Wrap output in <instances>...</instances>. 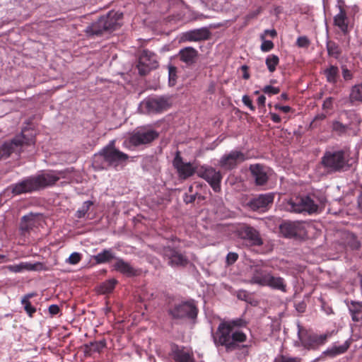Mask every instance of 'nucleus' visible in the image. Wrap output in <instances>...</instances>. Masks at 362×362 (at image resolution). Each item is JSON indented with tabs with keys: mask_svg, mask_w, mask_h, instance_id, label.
<instances>
[{
	"mask_svg": "<svg viewBox=\"0 0 362 362\" xmlns=\"http://www.w3.org/2000/svg\"><path fill=\"white\" fill-rule=\"evenodd\" d=\"M349 310L353 321H362V303L352 301L349 305Z\"/></svg>",
	"mask_w": 362,
	"mask_h": 362,
	"instance_id": "nucleus-30",
	"label": "nucleus"
},
{
	"mask_svg": "<svg viewBox=\"0 0 362 362\" xmlns=\"http://www.w3.org/2000/svg\"><path fill=\"white\" fill-rule=\"evenodd\" d=\"M223 322L224 324H228V325L229 326V328H230L233 330H234V327H245L247 325L246 321L242 318H236V319L228 320V321H224Z\"/></svg>",
	"mask_w": 362,
	"mask_h": 362,
	"instance_id": "nucleus-42",
	"label": "nucleus"
},
{
	"mask_svg": "<svg viewBox=\"0 0 362 362\" xmlns=\"http://www.w3.org/2000/svg\"><path fill=\"white\" fill-rule=\"evenodd\" d=\"M238 255L235 252H229L226 256V262L228 264H232L237 261Z\"/></svg>",
	"mask_w": 362,
	"mask_h": 362,
	"instance_id": "nucleus-51",
	"label": "nucleus"
},
{
	"mask_svg": "<svg viewBox=\"0 0 362 362\" xmlns=\"http://www.w3.org/2000/svg\"><path fill=\"white\" fill-rule=\"evenodd\" d=\"M238 236L243 243L248 247L261 246L263 240L259 231L250 226L245 225L238 230Z\"/></svg>",
	"mask_w": 362,
	"mask_h": 362,
	"instance_id": "nucleus-13",
	"label": "nucleus"
},
{
	"mask_svg": "<svg viewBox=\"0 0 362 362\" xmlns=\"http://www.w3.org/2000/svg\"><path fill=\"white\" fill-rule=\"evenodd\" d=\"M114 140L110 141L98 153L94 154L92 165L95 170H117L127 164L129 156L116 148Z\"/></svg>",
	"mask_w": 362,
	"mask_h": 362,
	"instance_id": "nucleus-2",
	"label": "nucleus"
},
{
	"mask_svg": "<svg viewBox=\"0 0 362 362\" xmlns=\"http://www.w3.org/2000/svg\"><path fill=\"white\" fill-rule=\"evenodd\" d=\"M35 143V136L33 132L24 129L10 140L0 144V160L15 154L19 156L26 148L33 146Z\"/></svg>",
	"mask_w": 362,
	"mask_h": 362,
	"instance_id": "nucleus-4",
	"label": "nucleus"
},
{
	"mask_svg": "<svg viewBox=\"0 0 362 362\" xmlns=\"http://www.w3.org/2000/svg\"><path fill=\"white\" fill-rule=\"evenodd\" d=\"M319 206L314 196H299L291 199L285 205L286 211L296 214H313L318 210Z\"/></svg>",
	"mask_w": 362,
	"mask_h": 362,
	"instance_id": "nucleus-8",
	"label": "nucleus"
},
{
	"mask_svg": "<svg viewBox=\"0 0 362 362\" xmlns=\"http://www.w3.org/2000/svg\"><path fill=\"white\" fill-rule=\"evenodd\" d=\"M279 62V58L275 54H269L265 60V64L269 72L273 73L276 70V67Z\"/></svg>",
	"mask_w": 362,
	"mask_h": 362,
	"instance_id": "nucleus-37",
	"label": "nucleus"
},
{
	"mask_svg": "<svg viewBox=\"0 0 362 362\" xmlns=\"http://www.w3.org/2000/svg\"><path fill=\"white\" fill-rule=\"evenodd\" d=\"M170 106V98L166 95L148 97L140 103L141 110L146 114L161 113Z\"/></svg>",
	"mask_w": 362,
	"mask_h": 362,
	"instance_id": "nucleus-10",
	"label": "nucleus"
},
{
	"mask_svg": "<svg viewBox=\"0 0 362 362\" xmlns=\"http://www.w3.org/2000/svg\"><path fill=\"white\" fill-rule=\"evenodd\" d=\"M274 108L276 110H281L282 112H284L285 113L289 112L291 110V107L290 106H288V105L282 106L279 104H276L274 105Z\"/></svg>",
	"mask_w": 362,
	"mask_h": 362,
	"instance_id": "nucleus-56",
	"label": "nucleus"
},
{
	"mask_svg": "<svg viewBox=\"0 0 362 362\" xmlns=\"http://www.w3.org/2000/svg\"><path fill=\"white\" fill-rule=\"evenodd\" d=\"M321 164L327 173L341 172L348 168V160L343 150L329 149L321 158Z\"/></svg>",
	"mask_w": 362,
	"mask_h": 362,
	"instance_id": "nucleus-7",
	"label": "nucleus"
},
{
	"mask_svg": "<svg viewBox=\"0 0 362 362\" xmlns=\"http://www.w3.org/2000/svg\"><path fill=\"white\" fill-rule=\"evenodd\" d=\"M158 63L155 53L144 49L139 56L137 68L141 75L147 74L151 70L157 68Z\"/></svg>",
	"mask_w": 362,
	"mask_h": 362,
	"instance_id": "nucleus-15",
	"label": "nucleus"
},
{
	"mask_svg": "<svg viewBox=\"0 0 362 362\" xmlns=\"http://www.w3.org/2000/svg\"><path fill=\"white\" fill-rule=\"evenodd\" d=\"M326 47L329 56L335 59H338L339 57L341 52L340 47L336 42L327 40Z\"/></svg>",
	"mask_w": 362,
	"mask_h": 362,
	"instance_id": "nucleus-35",
	"label": "nucleus"
},
{
	"mask_svg": "<svg viewBox=\"0 0 362 362\" xmlns=\"http://www.w3.org/2000/svg\"><path fill=\"white\" fill-rule=\"evenodd\" d=\"M345 238L346 245L351 250H358L361 247L359 240L354 233H347Z\"/></svg>",
	"mask_w": 362,
	"mask_h": 362,
	"instance_id": "nucleus-36",
	"label": "nucleus"
},
{
	"mask_svg": "<svg viewBox=\"0 0 362 362\" xmlns=\"http://www.w3.org/2000/svg\"><path fill=\"white\" fill-rule=\"evenodd\" d=\"M249 170L256 185L262 186L268 182L269 168L267 166L261 164H252L250 165Z\"/></svg>",
	"mask_w": 362,
	"mask_h": 362,
	"instance_id": "nucleus-18",
	"label": "nucleus"
},
{
	"mask_svg": "<svg viewBox=\"0 0 362 362\" xmlns=\"http://www.w3.org/2000/svg\"><path fill=\"white\" fill-rule=\"evenodd\" d=\"M173 164L177 170L178 176L182 180H185L195 173V169L190 163H184L180 153L177 152L175 156Z\"/></svg>",
	"mask_w": 362,
	"mask_h": 362,
	"instance_id": "nucleus-17",
	"label": "nucleus"
},
{
	"mask_svg": "<svg viewBox=\"0 0 362 362\" xmlns=\"http://www.w3.org/2000/svg\"><path fill=\"white\" fill-rule=\"evenodd\" d=\"M296 310L300 313H303L305 311L306 309V304L304 301H300L298 303L295 304Z\"/></svg>",
	"mask_w": 362,
	"mask_h": 362,
	"instance_id": "nucleus-54",
	"label": "nucleus"
},
{
	"mask_svg": "<svg viewBox=\"0 0 362 362\" xmlns=\"http://www.w3.org/2000/svg\"><path fill=\"white\" fill-rule=\"evenodd\" d=\"M337 7L339 13L334 17V25L338 27L344 34H346L349 32V18L344 6V3L339 2Z\"/></svg>",
	"mask_w": 362,
	"mask_h": 362,
	"instance_id": "nucleus-22",
	"label": "nucleus"
},
{
	"mask_svg": "<svg viewBox=\"0 0 362 362\" xmlns=\"http://www.w3.org/2000/svg\"><path fill=\"white\" fill-rule=\"evenodd\" d=\"M333 98L329 97L325 100L322 104V107L325 110H331L332 108Z\"/></svg>",
	"mask_w": 362,
	"mask_h": 362,
	"instance_id": "nucleus-53",
	"label": "nucleus"
},
{
	"mask_svg": "<svg viewBox=\"0 0 362 362\" xmlns=\"http://www.w3.org/2000/svg\"><path fill=\"white\" fill-rule=\"evenodd\" d=\"M269 115H270V117H271V119L274 122H275V123L281 122V117L279 115H277L276 113H274V112H270Z\"/></svg>",
	"mask_w": 362,
	"mask_h": 362,
	"instance_id": "nucleus-58",
	"label": "nucleus"
},
{
	"mask_svg": "<svg viewBox=\"0 0 362 362\" xmlns=\"http://www.w3.org/2000/svg\"><path fill=\"white\" fill-rule=\"evenodd\" d=\"M158 136V133L150 127H138L124 141L123 146L131 149L132 147L150 144Z\"/></svg>",
	"mask_w": 362,
	"mask_h": 362,
	"instance_id": "nucleus-9",
	"label": "nucleus"
},
{
	"mask_svg": "<svg viewBox=\"0 0 362 362\" xmlns=\"http://www.w3.org/2000/svg\"><path fill=\"white\" fill-rule=\"evenodd\" d=\"M342 76L344 80L346 81H349L352 78L351 72L347 68L345 67L342 68Z\"/></svg>",
	"mask_w": 362,
	"mask_h": 362,
	"instance_id": "nucleus-55",
	"label": "nucleus"
},
{
	"mask_svg": "<svg viewBox=\"0 0 362 362\" xmlns=\"http://www.w3.org/2000/svg\"><path fill=\"white\" fill-rule=\"evenodd\" d=\"M122 13L115 11H109L107 15L101 16L96 22L86 28L88 35H101L104 33L112 32L121 26L120 21Z\"/></svg>",
	"mask_w": 362,
	"mask_h": 362,
	"instance_id": "nucleus-5",
	"label": "nucleus"
},
{
	"mask_svg": "<svg viewBox=\"0 0 362 362\" xmlns=\"http://www.w3.org/2000/svg\"><path fill=\"white\" fill-rule=\"evenodd\" d=\"M81 259V255L78 252H73L70 255L69 258L66 260V263H69V264H78Z\"/></svg>",
	"mask_w": 362,
	"mask_h": 362,
	"instance_id": "nucleus-44",
	"label": "nucleus"
},
{
	"mask_svg": "<svg viewBox=\"0 0 362 362\" xmlns=\"http://www.w3.org/2000/svg\"><path fill=\"white\" fill-rule=\"evenodd\" d=\"M210 35L209 30L206 27H203L184 33L182 39L189 42H199L208 40Z\"/></svg>",
	"mask_w": 362,
	"mask_h": 362,
	"instance_id": "nucleus-21",
	"label": "nucleus"
},
{
	"mask_svg": "<svg viewBox=\"0 0 362 362\" xmlns=\"http://www.w3.org/2000/svg\"><path fill=\"white\" fill-rule=\"evenodd\" d=\"M33 216L32 215H25L23 216L21 223V229L22 231H28L33 226Z\"/></svg>",
	"mask_w": 362,
	"mask_h": 362,
	"instance_id": "nucleus-40",
	"label": "nucleus"
},
{
	"mask_svg": "<svg viewBox=\"0 0 362 362\" xmlns=\"http://www.w3.org/2000/svg\"><path fill=\"white\" fill-rule=\"evenodd\" d=\"M6 257L4 255L0 254V264L5 262Z\"/></svg>",
	"mask_w": 362,
	"mask_h": 362,
	"instance_id": "nucleus-64",
	"label": "nucleus"
},
{
	"mask_svg": "<svg viewBox=\"0 0 362 362\" xmlns=\"http://www.w3.org/2000/svg\"><path fill=\"white\" fill-rule=\"evenodd\" d=\"M172 358L175 362H195L193 353L185 348L173 349Z\"/></svg>",
	"mask_w": 362,
	"mask_h": 362,
	"instance_id": "nucleus-24",
	"label": "nucleus"
},
{
	"mask_svg": "<svg viewBox=\"0 0 362 362\" xmlns=\"http://www.w3.org/2000/svg\"><path fill=\"white\" fill-rule=\"evenodd\" d=\"M274 362H300V359L298 358L287 357L281 355L275 358Z\"/></svg>",
	"mask_w": 362,
	"mask_h": 362,
	"instance_id": "nucleus-48",
	"label": "nucleus"
},
{
	"mask_svg": "<svg viewBox=\"0 0 362 362\" xmlns=\"http://www.w3.org/2000/svg\"><path fill=\"white\" fill-rule=\"evenodd\" d=\"M49 312L52 315H57L59 312V308L57 305L53 304L49 307Z\"/></svg>",
	"mask_w": 362,
	"mask_h": 362,
	"instance_id": "nucleus-57",
	"label": "nucleus"
},
{
	"mask_svg": "<svg viewBox=\"0 0 362 362\" xmlns=\"http://www.w3.org/2000/svg\"><path fill=\"white\" fill-rule=\"evenodd\" d=\"M197 193L193 194H185L184 196V202L186 204H191L194 202L197 199Z\"/></svg>",
	"mask_w": 362,
	"mask_h": 362,
	"instance_id": "nucleus-52",
	"label": "nucleus"
},
{
	"mask_svg": "<svg viewBox=\"0 0 362 362\" xmlns=\"http://www.w3.org/2000/svg\"><path fill=\"white\" fill-rule=\"evenodd\" d=\"M262 42L260 48L262 52H267L274 48V43L271 40H266L264 39V37H262Z\"/></svg>",
	"mask_w": 362,
	"mask_h": 362,
	"instance_id": "nucleus-45",
	"label": "nucleus"
},
{
	"mask_svg": "<svg viewBox=\"0 0 362 362\" xmlns=\"http://www.w3.org/2000/svg\"><path fill=\"white\" fill-rule=\"evenodd\" d=\"M24 305V309L30 317H32L33 315L36 312V308L33 307L30 301H27L25 303H21Z\"/></svg>",
	"mask_w": 362,
	"mask_h": 362,
	"instance_id": "nucleus-49",
	"label": "nucleus"
},
{
	"mask_svg": "<svg viewBox=\"0 0 362 362\" xmlns=\"http://www.w3.org/2000/svg\"><path fill=\"white\" fill-rule=\"evenodd\" d=\"M324 74L327 78V82L332 84H335L337 82L339 76V68L334 65H330L324 70Z\"/></svg>",
	"mask_w": 362,
	"mask_h": 362,
	"instance_id": "nucleus-32",
	"label": "nucleus"
},
{
	"mask_svg": "<svg viewBox=\"0 0 362 362\" xmlns=\"http://www.w3.org/2000/svg\"><path fill=\"white\" fill-rule=\"evenodd\" d=\"M349 100L351 103L362 102V83L352 87Z\"/></svg>",
	"mask_w": 362,
	"mask_h": 362,
	"instance_id": "nucleus-34",
	"label": "nucleus"
},
{
	"mask_svg": "<svg viewBox=\"0 0 362 362\" xmlns=\"http://www.w3.org/2000/svg\"><path fill=\"white\" fill-rule=\"evenodd\" d=\"M241 69L243 71V78L246 80L250 78V74L247 71L248 66L246 65H243L241 66Z\"/></svg>",
	"mask_w": 362,
	"mask_h": 362,
	"instance_id": "nucleus-60",
	"label": "nucleus"
},
{
	"mask_svg": "<svg viewBox=\"0 0 362 362\" xmlns=\"http://www.w3.org/2000/svg\"><path fill=\"white\" fill-rule=\"evenodd\" d=\"M310 42L309 39L305 36H300V37H298V39L296 40V45L299 47L306 48L310 45Z\"/></svg>",
	"mask_w": 362,
	"mask_h": 362,
	"instance_id": "nucleus-47",
	"label": "nucleus"
},
{
	"mask_svg": "<svg viewBox=\"0 0 362 362\" xmlns=\"http://www.w3.org/2000/svg\"><path fill=\"white\" fill-rule=\"evenodd\" d=\"M197 54V51L192 47H185L179 52L180 60L187 64L194 63Z\"/></svg>",
	"mask_w": 362,
	"mask_h": 362,
	"instance_id": "nucleus-28",
	"label": "nucleus"
},
{
	"mask_svg": "<svg viewBox=\"0 0 362 362\" xmlns=\"http://www.w3.org/2000/svg\"><path fill=\"white\" fill-rule=\"evenodd\" d=\"M117 281L115 279H110L103 282L100 286V291L102 293H110L115 288Z\"/></svg>",
	"mask_w": 362,
	"mask_h": 362,
	"instance_id": "nucleus-39",
	"label": "nucleus"
},
{
	"mask_svg": "<svg viewBox=\"0 0 362 362\" xmlns=\"http://www.w3.org/2000/svg\"><path fill=\"white\" fill-rule=\"evenodd\" d=\"M264 33L267 34V35H269V36H271L272 37H274L276 36L277 33H276V31L274 30V29H272V30H266L264 31Z\"/></svg>",
	"mask_w": 362,
	"mask_h": 362,
	"instance_id": "nucleus-62",
	"label": "nucleus"
},
{
	"mask_svg": "<svg viewBox=\"0 0 362 362\" xmlns=\"http://www.w3.org/2000/svg\"><path fill=\"white\" fill-rule=\"evenodd\" d=\"M212 338L216 347L223 346L227 352H230L239 347L238 343L245 341L247 336L242 331L229 328L228 324L222 322L212 333Z\"/></svg>",
	"mask_w": 362,
	"mask_h": 362,
	"instance_id": "nucleus-3",
	"label": "nucleus"
},
{
	"mask_svg": "<svg viewBox=\"0 0 362 362\" xmlns=\"http://www.w3.org/2000/svg\"><path fill=\"white\" fill-rule=\"evenodd\" d=\"M265 102H266V98L263 95H260L257 100V105L259 107H264Z\"/></svg>",
	"mask_w": 362,
	"mask_h": 362,
	"instance_id": "nucleus-59",
	"label": "nucleus"
},
{
	"mask_svg": "<svg viewBox=\"0 0 362 362\" xmlns=\"http://www.w3.org/2000/svg\"><path fill=\"white\" fill-rule=\"evenodd\" d=\"M358 208L360 211L362 212V195L358 197Z\"/></svg>",
	"mask_w": 362,
	"mask_h": 362,
	"instance_id": "nucleus-63",
	"label": "nucleus"
},
{
	"mask_svg": "<svg viewBox=\"0 0 362 362\" xmlns=\"http://www.w3.org/2000/svg\"><path fill=\"white\" fill-rule=\"evenodd\" d=\"M275 194L267 192L252 197L247 203V206L253 211L264 213L273 205Z\"/></svg>",
	"mask_w": 362,
	"mask_h": 362,
	"instance_id": "nucleus-11",
	"label": "nucleus"
},
{
	"mask_svg": "<svg viewBox=\"0 0 362 362\" xmlns=\"http://www.w3.org/2000/svg\"><path fill=\"white\" fill-rule=\"evenodd\" d=\"M198 308L192 299L170 304L168 313L175 320H189L195 323L198 315Z\"/></svg>",
	"mask_w": 362,
	"mask_h": 362,
	"instance_id": "nucleus-6",
	"label": "nucleus"
},
{
	"mask_svg": "<svg viewBox=\"0 0 362 362\" xmlns=\"http://www.w3.org/2000/svg\"><path fill=\"white\" fill-rule=\"evenodd\" d=\"M298 338L303 346L310 349L323 344L327 339V335H310L301 331L300 329L298 332Z\"/></svg>",
	"mask_w": 362,
	"mask_h": 362,
	"instance_id": "nucleus-19",
	"label": "nucleus"
},
{
	"mask_svg": "<svg viewBox=\"0 0 362 362\" xmlns=\"http://www.w3.org/2000/svg\"><path fill=\"white\" fill-rule=\"evenodd\" d=\"M176 73L177 69L173 66H169L168 67V78H169V84L170 86H174L176 81Z\"/></svg>",
	"mask_w": 362,
	"mask_h": 362,
	"instance_id": "nucleus-43",
	"label": "nucleus"
},
{
	"mask_svg": "<svg viewBox=\"0 0 362 362\" xmlns=\"http://www.w3.org/2000/svg\"><path fill=\"white\" fill-rule=\"evenodd\" d=\"M281 232L286 238L296 236L298 232V224L295 222H285L280 226Z\"/></svg>",
	"mask_w": 362,
	"mask_h": 362,
	"instance_id": "nucleus-29",
	"label": "nucleus"
},
{
	"mask_svg": "<svg viewBox=\"0 0 362 362\" xmlns=\"http://www.w3.org/2000/svg\"><path fill=\"white\" fill-rule=\"evenodd\" d=\"M115 258V257L110 249H105L93 256V259L97 264H104Z\"/></svg>",
	"mask_w": 362,
	"mask_h": 362,
	"instance_id": "nucleus-33",
	"label": "nucleus"
},
{
	"mask_svg": "<svg viewBox=\"0 0 362 362\" xmlns=\"http://www.w3.org/2000/svg\"><path fill=\"white\" fill-rule=\"evenodd\" d=\"M271 272L258 265L251 267V276L249 282L259 286H266Z\"/></svg>",
	"mask_w": 362,
	"mask_h": 362,
	"instance_id": "nucleus-20",
	"label": "nucleus"
},
{
	"mask_svg": "<svg viewBox=\"0 0 362 362\" xmlns=\"http://www.w3.org/2000/svg\"><path fill=\"white\" fill-rule=\"evenodd\" d=\"M64 175L62 171H43L28 176L8 187L13 195L32 193L54 185Z\"/></svg>",
	"mask_w": 362,
	"mask_h": 362,
	"instance_id": "nucleus-1",
	"label": "nucleus"
},
{
	"mask_svg": "<svg viewBox=\"0 0 362 362\" xmlns=\"http://www.w3.org/2000/svg\"><path fill=\"white\" fill-rule=\"evenodd\" d=\"M113 267L116 271L127 276H134L137 275V271L129 262H125L121 258L116 259V262Z\"/></svg>",
	"mask_w": 362,
	"mask_h": 362,
	"instance_id": "nucleus-25",
	"label": "nucleus"
},
{
	"mask_svg": "<svg viewBox=\"0 0 362 362\" xmlns=\"http://www.w3.org/2000/svg\"><path fill=\"white\" fill-rule=\"evenodd\" d=\"M197 174L199 177L205 180L215 192L220 190V183L222 180L220 171L211 166H202L197 170Z\"/></svg>",
	"mask_w": 362,
	"mask_h": 362,
	"instance_id": "nucleus-14",
	"label": "nucleus"
},
{
	"mask_svg": "<svg viewBox=\"0 0 362 362\" xmlns=\"http://www.w3.org/2000/svg\"><path fill=\"white\" fill-rule=\"evenodd\" d=\"M332 129L333 132H336L338 135H343L346 134L348 129H349V126L346 124H344L339 121L334 120L332 123Z\"/></svg>",
	"mask_w": 362,
	"mask_h": 362,
	"instance_id": "nucleus-38",
	"label": "nucleus"
},
{
	"mask_svg": "<svg viewBox=\"0 0 362 362\" xmlns=\"http://www.w3.org/2000/svg\"><path fill=\"white\" fill-rule=\"evenodd\" d=\"M266 286H268L274 290H279L282 292L286 291V284L284 278L281 276H276L271 272L269 280Z\"/></svg>",
	"mask_w": 362,
	"mask_h": 362,
	"instance_id": "nucleus-27",
	"label": "nucleus"
},
{
	"mask_svg": "<svg viewBox=\"0 0 362 362\" xmlns=\"http://www.w3.org/2000/svg\"><path fill=\"white\" fill-rule=\"evenodd\" d=\"M7 269L13 273H20L24 270L27 271H40L43 269L44 265L41 262H21L18 264L8 265Z\"/></svg>",
	"mask_w": 362,
	"mask_h": 362,
	"instance_id": "nucleus-23",
	"label": "nucleus"
},
{
	"mask_svg": "<svg viewBox=\"0 0 362 362\" xmlns=\"http://www.w3.org/2000/svg\"><path fill=\"white\" fill-rule=\"evenodd\" d=\"M242 101L243 104L248 107L250 110H251L252 111H254L255 110V107L252 105V102L248 95H244L242 98Z\"/></svg>",
	"mask_w": 362,
	"mask_h": 362,
	"instance_id": "nucleus-50",
	"label": "nucleus"
},
{
	"mask_svg": "<svg viewBox=\"0 0 362 362\" xmlns=\"http://www.w3.org/2000/svg\"><path fill=\"white\" fill-rule=\"evenodd\" d=\"M350 344V340H346L343 344L340 346H333L324 351L323 354L331 357H334L337 355L345 353L349 348Z\"/></svg>",
	"mask_w": 362,
	"mask_h": 362,
	"instance_id": "nucleus-31",
	"label": "nucleus"
},
{
	"mask_svg": "<svg viewBox=\"0 0 362 362\" xmlns=\"http://www.w3.org/2000/svg\"><path fill=\"white\" fill-rule=\"evenodd\" d=\"M106 346L105 339L90 341L84 345L83 351L86 356H90L95 353H100Z\"/></svg>",
	"mask_w": 362,
	"mask_h": 362,
	"instance_id": "nucleus-26",
	"label": "nucleus"
},
{
	"mask_svg": "<svg viewBox=\"0 0 362 362\" xmlns=\"http://www.w3.org/2000/svg\"><path fill=\"white\" fill-rule=\"evenodd\" d=\"M162 255L171 267H184L189 263V259L184 253L171 246L164 247Z\"/></svg>",
	"mask_w": 362,
	"mask_h": 362,
	"instance_id": "nucleus-12",
	"label": "nucleus"
},
{
	"mask_svg": "<svg viewBox=\"0 0 362 362\" xmlns=\"http://www.w3.org/2000/svg\"><path fill=\"white\" fill-rule=\"evenodd\" d=\"M35 296V293H28V294L25 295L21 300V303H25V302L29 301V299Z\"/></svg>",
	"mask_w": 362,
	"mask_h": 362,
	"instance_id": "nucleus-61",
	"label": "nucleus"
},
{
	"mask_svg": "<svg viewBox=\"0 0 362 362\" xmlns=\"http://www.w3.org/2000/svg\"><path fill=\"white\" fill-rule=\"evenodd\" d=\"M93 204L91 201H86L83 205L76 211V216L77 218H81L86 216L89 211L90 207Z\"/></svg>",
	"mask_w": 362,
	"mask_h": 362,
	"instance_id": "nucleus-41",
	"label": "nucleus"
},
{
	"mask_svg": "<svg viewBox=\"0 0 362 362\" xmlns=\"http://www.w3.org/2000/svg\"><path fill=\"white\" fill-rule=\"evenodd\" d=\"M246 159L245 154L240 151H231L224 154L219 160V165L226 170L235 168Z\"/></svg>",
	"mask_w": 362,
	"mask_h": 362,
	"instance_id": "nucleus-16",
	"label": "nucleus"
},
{
	"mask_svg": "<svg viewBox=\"0 0 362 362\" xmlns=\"http://www.w3.org/2000/svg\"><path fill=\"white\" fill-rule=\"evenodd\" d=\"M262 91L267 95H276L280 92V89L278 87H274L271 85H268L264 87Z\"/></svg>",
	"mask_w": 362,
	"mask_h": 362,
	"instance_id": "nucleus-46",
	"label": "nucleus"
}]
</instances>
